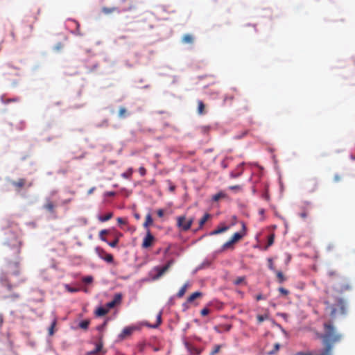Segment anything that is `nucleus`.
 Instances as JSON below:
<instances>
[{
	"instance_id": "f257e3e1",
	"label": "nucleus",
	"mask_w": 355,
	"mask_h": 355,
	"mask_svg": "<svg viewBox=\"0 0 355 355\" xmlns=\"http://www.w3.org/2000/svg\"><path fill=\"white\" fill-rule=\"evenodd\" d=\"M325 311L329 312L331 318H335L338 315H346L347 306L346 302L341 297L328 295L324 301Z\"/></svg>"
},
{
	"instance_id": "f03ea898",
	"label": "nucleus",
	"mask_w": 355,
	"mask_h": 355,
	"mask_svg": "<svg viewBox=\"0 0 355 355\" xmlns=\"http://www.w3.org/2000/svg\"><path fill=\"white\" fill-rule=\"evenodd\" d=\"M328 275L330 277V284L336 293L343 294L352 289L351 283L336 271L330 270L328 272Z\"/></svg>"
},
{
	"instance_id": "7ed1b4c3",
	"label": "nucleus",
	"mask_w": 355,
	"mask_h": 355,
	"mask_svg": "<svg viewBox=\"0 0 355 355\" xmlns=\"http://www.w3.org/2000/svg\"><path fill=\"white\" fill-rule=\"evenodd\" d=\"M193 222V218L187 219L185 216H180L177 218V225L182 231L189 230Z\"/></svg>"
},
{
	"instance_id": "20e7f679",
	"label": "nucleus",
	"mask_w": 355,
	"mask_h": 355,
	"mask_svg": "<svg viewBox=\"0 0 355 355\" xmlns=\"http://www.w3.org/2000/svg\"><path fill=\"white\" fill-rule=\"evenodd\" d=\"M173 261L169 260L166 264L162 267H155L153 270L157 272L156 275L153 277V280L159 279L173 265Z\"/></svg>"
},
{
	"instance_id": "39448f33",
	"label": "nucleus",
	"mask_w": 355,
	"mask_h": 355,
	"mask_svg": "<svg viewBox=\"0 0 355 355\" xmlns=\"http://www.w3.org/2000/svg\"><path fill=\"white\" fill-rule=\"evenodd\" d=\"M319 183L317 179L310 178L305 182V189L306 192L312 193L318 191Z\"/></svg>"
},
{
	"instance_id": "423d86ee",
	"label": "nucleus",
	"mask_w": 355,
	"mask_h": 355,
	"mask_svg": "<svg viewBox=\"0 0 355 355\" xmlns=\"http://www.w3.org/2000/svg\"><path fill=\"white\" fill-rule=\"evenodd\" d=\"M95 252L97 255L102 259L105 260L107 263H112L114 258L111 254L107 253L103 248L96 247Z\"/></svg>"
},
{
	"instance_id": "0eeeda50",
	"label": "nucleus",
	"mask_w": 355,
	"mask_h": 355,
	"mask_svg": "<svg viewBox=\"0 0 355 355\" xmlns=\"http://www.w3.org/2000/svg\"><path fill=\"white\" fill-rule=\"evenodd\" d=\"M11 184L17 191L21 190L24 187H31L33 185L32 182L27 183L26 180L24 178H20L16 181H12Z\"/></svg>"
},
{
	"instance_id": "6e6552de",
	"label": "nucleus",
	"mask_w": 355,
	"mask_h": 355,
	"mask_svg": "<svg viewBox=\"0 0 355 355\" xmlns=\"http://www.w3.org/2000/svg\"><path fill=\"white\" fill-rule=\"evenodd\" d=\"M155 241V237L152 235L150 230H148L146 236L144 237L141 246L143 248H148L151 247Z\"/></svg>"
},
{
	"instance_id": "1a4fd4ad",
	"label": "nucleus",
	"mask_w": 355,
	"mask_h": 355,
	"mask_svg": "<svg viewBox=\"0 0 355 355\" xmlns=\"http://www.w3.org/2000/svg\"><path fill=\"white\" fill-rule=\"evenodd\" d=\"M103 343L102 341V339L100 338L99 341L96 344V347L93 350L87 353L88 355H96L98 353L105 354L106 350H104L103 349Z\"/></svg>"
},
{
	"instance_id": "9d476101",
	"label": "nucleus",
	"mask_w": 355,
	"mask_h": 355,
	"mask_svg": "<svg viewBox=\"0 0 355 355\" xmlns=\"http://www.w3.org/2000/svg\"><path fill=\"white\" fill-rule=\"evenodd\" d=\"M136 329L134 327H125L121 334L119 335V338L122 340L130 336L132 332Z\"/></svg>"
},
{
	"instance_id": "9b49d317",
	"label": "nucleus",
	"mask_w": 355,
	"mask_h": 355,
	"mask_svg": "<svg viewBox=\"0 0 355 355\" xmlns=\"http://www.w3.org/2000/svg\"><path fill=\"white\" fill-rule=\"evenodd\" d=\"M242 229L243 230V233H241V232H236L233 234V236H232L231 239L232 241L235 243H236L237 241H239L240 239H241L243 238V236L245 235V230H246V227H245V225L244 223H242Z\"/></svg>"
},
{
	"instance_id": "f8f14e48",
	"label": "nucleus",
	"mask_w": 355,
	"mask_h": 355,
	"mask_svg": "<svg viewBox=\"0 0 355 355\" xmlns=\"http://www.w3.org/2000/svg\"><path fill=\"white\" fill-rule=\"evenodd\" d=\"M0 282L2 286L5 287L8 291H11L13 286L8 282L6 275L2 274L0 277Z\"/></svg>"
},
{
	"instance_id": "ddd939ff",
	"label": "nucleus",
	"mask_w": 355,
	"mask_h": 355,
	"mask_svg": "<svg viewBox=\"0 0 355 355\" xmlns=\"http://www.w3.org/2000/svg\"><path fill=\"white\" fill-rule=\"evenodd\" d=\"M184 345H185L187 349L191 354H193V355H200V354L201 350L198 349V348H196V347H195L194 346H193L192 345H191L188 342H185Z\"/></svg>"
},
{
	"instance_id": "4468645a",
	"label": "nucleus",
	"mask_w": 355,
	"mask_h": 355,
	"mask_svg": "<svg viewBox=\"0 0 355 355\" xmlns=\"http://www.w3.org/2000/svg\"><path fill=\"white\" fill-rule=\"evenodd\" d=\"M198 104V108H197V112L199 115H205L207 113V111L205 110V105L201 100L197 101Z\"/></svg>"
},
{
	"instance_id": "2eb2a0df",
	"label": "nucleus",
	"mask_w": 355,
	"mask_h": 355,
	"mask_svg": "<svg viewBox=\"0 0 355 355\" xmlns=\"http://www.w3.org/2000/svg\"><path fill=\"white\" fill-rule=\"evenodd\" d=\"M55 206L54 203L49 199L46 200V202L44 205V208L45 209H46L48 211H49L50 213L55 212Z\"/></svg>"
},
{
	"instance_id": "dca6fc26",
	"label": "nucleus",
	"mask_w": 355,
	"mask_h": 355,
	"mask_svg": "<svg viewBox=\"0 0 355 355\" xmlns=\"http://www.w3.org/2000/svg\"><path fill=\"white\" fill-rule=\"evenodd\" d=\"M189 286H190L189 283V282H186V283H185V284H184L181 287V288L179 290V291L178 292V293H177V295H177V297H178V298H181V297H182L184 295V294H185V293H186V291H187V288H188Z\"/></svg>"
},
{
	"instance_id": "f3484780",
	"label": "nucleus",
	"mask_w": 355,
	"mask_h": 355,
	"mask_svg": "<svg viewBox=\"0 0 355 355\" xmlns=\"http://www.w3.org/2000/svg\"><path fill=\"white\" fill-rule=\"evenodd\" d=\"M202 296V293L201 292H199V291H197V292H195L193 293H192L188 298H187V303H193V301L198 298V297H200Z\"/></svg>"
},
{
	"instance_id": "a211bd4d",
	"label": "nucleus",
	"mask_w": 355,
	"mask_h": 355,
	"mask_svg": "<svg viewBox=\"0 0 355 355\" xmlns=\"http://www.w3.org/2000/svg\"><path fill=\"white\" fill-rule=\"evenodd\" d=\"M102 11L105 15H110L112 12H120L121 10L117 7H112V8H107V7H103L102 8Z\"/></svg>"
},
{
	"instance_id": "6ab92c4d",
	"label": "nucleus",
	"mask_w": 355,
	"mask_h": 355,
	"mask_svg": "<svg viewBox=\"0 0 355 355\" xmlns=\"http://www.w3.org/2000/svg\"><path fill=\"white\" fill-rule=\"evenodd\" d=\"M122 236V234L121 233H116L115 234V238L114 239L111 241V242H107V244L112 247V248H115L116 247V245H118L119 242V239Z\"/></svg>"
},
{
	"instance_id": "aec40b11",
	"label": "nucleus",
	"mask_w": 355,
	"mask_h": 355,
	"mask_svg": "<svg viewBox=\"0 0 355 355\" xmlns=\"http://www.w3.org/2000/svg\"><path fill=\"white\" fill-rule=\"evenodd\" d=\"M108 313V309L100 306L98 307L96 311L95 314L96 316L101 317L105 315Z\"/></svg>"
},
{
	"instance_id": "412c9836",
	"label": "nucleus",
	"mask_w": 355,
	"mask_h": 355,
	"mask_svg": "<svg viewBox=\"0 0 355 355\" xmlns=\"http://www.w3.org/2000/svg\"><path fill=\"white\" fill-rule=\"evenodd\" d=\"M193 40L194 39L193 35L190 34H186L182 38V41L184 44H193Z\"/></svg>"
},
{
	"instance_id": "4be33fe9",
	"label": "nucleus",
	"mask_w": 355,
	"mask_h": 355,
	"mask_svg": "<svg viewBox=\"0 0 355 355\" xmlns=\"http://www.w3.org/2000/svg\"><path fill=\"white\" fill-rule=\"evenodd\" d=\"M229 229L227 226L218 227L210 233L211 235H216L226 232Z\"/></svg>"
},
{
	"instance_id": "5701e85b",
	"label": "nucleus",
	"mask_w": 355,
	"mask_h": 355,
	"mask_svg": "<svg viewBox=\"0 0 355 355\" xmlns=\"http://www.w3.org/2000/svg\"><path fill=\"white\" fill-rule=\"evenodd\" d=\"M153 221L151 215L150 214H147L145 218V222L144 223V227L146 228L148 227L153 224Z\"/></svg>"
},
{
	"instance_id": "b1692460",
	"label": "nucleus",
	"mask_w": 355,
	"mask_h": 355,
	"mask_svg": "<svg viewBox=\"0 0 355 355\" xmlns=\"http://www.w3.org/2000/svg\"><path fill=\"white\" fill-rule=\"evenodd\" d=\"M162 323V313L159 312L157 315V322L154 324H147L151 328H157L159 326V324Z\"/></svg>"
},
{
	"instance_id": "393cba45",
	"label": "nucleus",
	"mask_w": 355,
	"mask_h": 355,
	"mask_svg": "<svg viewBox=\"0 0 355 355\" xmlns=\"http://www.w3.org/2000/svg\"><path fill=\"white\" fill-rule=\"evenodd\" d=\"M113 216V214L112 212H109L107 214H106L104 216H101L98 217V220L101 221V222H105V221H107L109 220L110 219H111Z\"/></svg>"
},
{
	"instance_id": "a878e982",
	"label": "nucleus",
	"mask_w": 355,
	"mask_h": 355,
	"mask_svg": "<svg viewBox=\"0 0 355 355\" xmlns=\"http://www.w3.org/2000/svg\"><path fill=\"white\" fill-rule=\"evenodd\" d=\"M226 196H227V195L224 192L220 191V192H218V193L215 194L214 196H213L212 200L214 201H218L220 198H225Z\"/></svg>"
},
{
	"instance_id": "bb28decb",
	"label": "nucleus",
	"mask_w": 355,
	"mask_h": 355,
	"mask_svg": "<svg viewBox=\"0 0 355 355\" xmlns=\"http://www.w3.org/2000/svg\"><path fill=\"white\" fill-rule=\"evenodd\" d=\"M133 173V169L132 168H128L125 172H124L121 175L123 178L126 179H130Z\"/></svg>"
},
{
	"instance_id": "cd10ccee",
	"label": "nucleus",
	"mask_w": 355,
	"mask_h": 355,
	"mask_svg": "<svg viewBox=\"0 0 355 355\" xmlns=\"http://www.w3.org/2000/svg\"><path fill=\"white\" fill-rule=\"evenodd\" d=\"M209 216H210V215L209 214H205L203 216V217L199 221L200 227H202L205 225V223L207 222V220H208Z\"/></svg>"
},
{
	"instance_id": "c85d7f7f",
	"label": "nucleus",
	"mask_w": 355,
	"mask_h": 355,
	"mask_svg": "<svg viewBox=\"0 0 355 355\" xmlns=\"http://www.w3.org/2000/svg\"><path fill=\"white\" fill-rule=\"evenodd\" d=\"M109 231L107 230H102L100 232H99V238L101 241H104V242H107L106 238L105 237V234H108Z\"/></svg>"
},
{
	"instance_id": "c756f323",
	"label": "nucleus",
	"mask_w": 355,
	"mask_h": 355,
	"mask_svg": "<svg viewBox=\"0 0 355 355\" xmlns=\"http://www.w3.org/2000/svg\"><path fill=\"white\" fill-rule=\"evenodd\" d=\"M276 275H277V277L278 279V282L279 283H282L284 281H286V278H285L284 274L282 273V272H281V271H276Z\"/></svg>"
},
{
	"instance_id": "7c9ffc66",
	"label": "nucleus",
	"mask_w": 355,
	"mask_h": 355,
	"mask_svg": "<svg viewBox=\"0 0 355 355\" xmlns=\"http://www.w3.org/2000/svg\"><path fill=\"white\" fill-rule=\"evenodd\" d=\"M89 324V320H83L79 323V327L83 329H87Z\"/></svg>"
},
{
	"instance_id": "2f4dec72",
	"label": "nucleus",
	"mask_w": 355,
	"mask_h": 355,
	"mask_svg": "<svg viewBox=\"0 0 355 355\" xmlns=\"http://www.w3.org/2000/svg\"><path fill=\"white\" fill-rule=\"evenodd\" d=\"M280 348V345L279 343H275L274 345V348L272 350L270 351L268 354V355H274L277 353Z\"/></svg>"
},
{
	"instance_id": "473e14b6",
	"label": "nucleus",
	"mask_w": 355,
	"mask_h": 355,
	"mask_svg": "<svg viewBox=\"0 0 355 355\" xmlns=\"http://www.w3.org/2000/svg\"><path fill=\"white\" fill-rule=\"evenodd\" d=\"M127 110L124 107H121L119 110V116L124 118L126 116Z\"/></svg>"
},
{
	"instance_id": "72a5a7b5",
	"label": "nucleus",
	"mask_w": 355,
	"mask_h": 355,
	"mask_svg": "<svg viewBox=\"0 0 355 355\" xmlns=\"http://www.w3.org/2000/svg\"><path fill=\"white\" fill-rule=\"evenodd\" d=\"M5 299H10L12 300H15L19 297V294L18 293H12L9 295H6L3 297Z\"/></svg>"
},
{
	"instance_id": "f704fd0d",
	"label": "nucleus",
	"mask_w": 355,
	"mask_h": 355,
	"mask_svg": "<svg viewBox=\"0 0 355 355\" xmlns=\"http://www.w3.org/2000/svg\"><path fill=\"white\" fill-rule=\"evenodd\" d=\"M234 243L232 241V240H229L228 241H227L226 243H225L223 246H222V249L223 250H227L228 248H232V246L233 245Z\"/></svg>"
},
{
	"instance_id": "c9c22d12",
	"label": "nucleus",
	"mask_w": 355,
	"mask_h": 355,
	"mask_svg": "<svg viewBox=\"0 0 355 355\" xmlns=\"http://www.w3.org/2000/svg\"><path fill=\"white\" fill-rule=\"evenodd\" d=\"M245 282V277H238L234 281V284L235 285H239Z\"/></svg>"
},
{
	"instance_id": "e433bc0d",
	"label": "nucleus",
	"mask_w": 355,
	"mask_h": 355,
	"mask_svg": "<svg viewBox=\"0 0 355 355\" xmlns=\"http://www.w3.org/2000/svg\"><path fill=\"white\" fill-rule=\"evenodd\" d=\"M268 318V315H258L257 316L258 323H261L262 322H263L265 320H266Z\"/></svg>"
},
{
	"instance_id": "4c0bfd02",
	"label": "nucleus",
	"mask_w": 355,
	"mask_h": 355,
	"mask_svg": "<svg viewBox=\"0 0 355 355\" xmlns=\"http://www.w3.org/2000/svg\"><path fill=\"white\" fill-rule=\"evenodd\" d=\"M221 345H216L214 347L213 350L211 352L210 355H215L216 354L218 353L220 350Z\"/></svg>"
},
{
	"instance_id": "58836bf2",
	"label": "nucleus",
	"mask_w": 355,
	"mask_h": 355,
	"mask_svg": "<svg viewBox=\"0 0 355 355\" xmlns=\"http://www.w3.org/2000/svg\"><path fill=\"white\" fill-rule=\"evenodd\" d=\"M121 297H122L120 293H117L114 295V297L112 300V301L114 302V303L116 305L117 304H119L121 302Z\"/></svg>"
},
{
	"instance_id": "ea45409f",
	"label": "nucleus",
	"mask_w": 355,
	"mask_h": 355,
	"mask_svg": "<svg viewBox=\"0 0 355 355\" xmlns=\"http://www.w3.org/2000/svg\"><path fill=\"white\" fill-rule=\"evenodd\" d=\"M56 324V320H54L51 325V327L49 329V334L50 336H52L54 334V327Z\"/></svg>"
},
{
	"instance_id": "a19ab883",
	"label": "nucleus",
	"mask_w": 355,
	"mask_h": 355,
	"mask_svg": "<svg viewBox=\"0 0 355 355\" xmlns=\"http://www.w3.org/2000/svg\"><path fill=\"white\" fill-rule=\"evenodd\" d=\"M278 291L282 295L284 296L288 295L289 294V291L287 289L282 287L279 288Z\"/></svg>"
},
{
	"instance_id": "79ce46f5",
	"label": "nucleus",
	"mask_w": 355,
	"mask_h": 355,
	"mask_svg": "<svg viewBox=\"0 0 355 355\" xmlns=\"http://www.w3.org/2000/svg\"><path fill=\"white\" fill-rule=\"evenodd\" d=\"M92 281H93V277L92 276H87L83 279V282L85 284H90L92 282Z\"/></svg>"
},
{
	"instance_id": "37998d69",
	"label": "nucleus",
	"mask_w": 355,
	"mask_h": 355,
	"mask_svg": "<svg viewBox=\"0 0 355 355\" xmlns=\"http://www.w3.org/2000/svg\"><path fill=\"white\" fill-rule=\"evenodd\" d=\"M229 189L230 190H233V191H240L242 189V188H241V187L240 185L230 186V187H229Z\"/></svg>"
},
{
	"instance_id": "c03bdc74",
	"label": "nucleus",
	"mask_w": 355,
	"mask_h": 355,
	"mask_svg": "<svg viewBox=\"0 0 355 355\" xmlns=\"http://www.w3.org/2000/svg\"><path fill=\"white\" fill-rule=\"evenodd\" d=\"M241 173H242V171L237 172V173L232 171L230 173V177L232 178H236L239 177L241 175Z\"/></svg>"
},
{
	"instance_id": "a18cd8bd",
	"label": "nucleus",
	"mask_w": 355,
	"mask_h": 355,
	"mask_svg": "<svg viewBox=\"0 0 355 355\" xmlns=\"http://www.w3.org/2000/svg\"><path fill=\"white\" fill-rule=\"evenodd\" d=\"M273 243H274V235L271 234L269 236L268 239V245L270 246L273 244Z\"/></svg>"
},
{
	"instance_id": "49530a36",
	"label": "nucleus",
	"mask_w": 355,
	"mask_h": 355,
	"mask_svg": "<svg viewBox=\"0 0 355 355\" xmlns=\"http://www.w3.org/2000/svg\"><path fill=\"white\" fill-rule=\"evenodd\" d=\"M209 313V309L207 308L202 309L200 311V314L202 316H206Z\"/></svg>"
},
{
	"instance_id": "de8ad7c7",
	"label": "nucleus",
	"mask_w": 355,
	"mask_h": 355,
	"mask_svg": "<svg viewBox=\"0 0 355 355\" xmlns=\"http://www.w3.org/2000/svg\"><path fill=\"white\" fill-rule=\"evenodd\" d=\"M139 172L141 176H144L146 174V170L144 166L139 167Z\"/></svg>"
},
{
	"instance_id": "09e8293b",
	"label": "nucleus",
	"mask_w": 355,
	"mask_h": 355,
	"mask_svg": "<svg viewBox=\"0 0 355 355\" xmlns=\"http://www.w3.org/2000/svg\"><path fill=\"white\" fill-rule=\"evenodd\" d=\"M65 288H67V290L71 293H74V292H77L78 291V288H71L69 285H66L65 286Z\"/></svg>"
},
{
	"instance_id": "8fccbe9b",
	"label": "nucleus",
	"mask_w": 355,
	"mask_h": 355,
	"mask_svg": "<svg viewBox=\"0 0 355 355\" xmlns=\"http://www.w3.org/2000/svg\"><path fill=\"white\" fill-rule=\"evenodd\" d=\"M106 306H107V309H108V310H109L110 309L116 306V304L114 303V302H113L112 300L111 302L107 303Z\"/></svg>"
},
{
	"instance_id": "3c124183",
	"label": "nucleus",
	"mask_w": 355,
	"mask_h": 355,
	"mask_svg": "<svg viewBox=\"0 0 355 355\" xmlns=\"http://www.w3.org/2000/svg\"><path fill=\"white\" fill-rule=\"evenodd\" d=\"M268 267L271 270L275 271V267L273 266L272 260L271 259H268Z\"/></svg>"
},
{
	"instance_id": "603ef678",
	"label": "nucleus",
	"mask_w": 355,
	"mask_h": 355,
	"mask_svg": "<svg viewBox=\"0 0 355 355\" xmlns=\"http://www.w3.org/2000/svg\"><path fill=\"white\" fill-rule=\"evenodd\" d=\"M157 214L159 217L162 218L164 216V212L163 209H159L157 210Z\"/></svg>"
},
{
	"instance_id": "864d4df0",
	"label": "nucleus",
	"mask_w": 355,
	"mask_h": 355,
	"mask_svg": "<svg viewBox=\"0 0 355 355\" xmlns=\"http://www.w3.org/2000/svg\"><path fill=\"white\" fill-rule=\"evenodd\" d=\"M234 99V97L232 96H225L224 98V103H226L227 101H232Z\"/></svg>"
},
{
	"instance_id": "5fc2aeb1",
	"label": "nucleus",
	"mask_w": 355,
	"mask_h": 355,
	"mask_svg": "<svg viewBox=\"0 0 355 355\" xmlns=\"http://www.w3.org/2000/svg\"><path fill=\"white\" fill-rule=\"evenodd\" d=\"M117 222L119 224H125L126 223V220L122 218H118Z\"/></svg>"
},
{
	"instance_id": "6e6d98bb",
	"label": "nucleus",
	"mask_w": 355,
	"mask_h": 355,
	"mask_svg": "<svg viewBox=\"0 0 355 355\" xmlns=\"http://www.w3.org/2000/svg\"><path fill=\"white\" fill-rule=\"evenodd\" d=\"M340 179H341V177L338 174L335 175L334 177V180L335 182H338L340 180Z\"/></svg>"
},
{
	"instance_id": "4d7b16f0",
	"label": "nucleus",
	"mask_w": 355,
	"mask_h": 355,
	"mask_svg": "<svg viewBox=\"0 0 355 355\" xmlns=\"http://www.w3.org/2000/svg\"><path fill=\"white\" fill-rule=\"evenodd\" d=\"M300 216L301 218H305L307 217L308 214L306 213V211H303V212L300 214Z\"/></svg>"
},
{
	"instance_id": "13d9d810",
	"label": "nucleus",
	"mask_w": 355,
	"mask_h": 355,
	"mask_svg": "<svg viewBox=\"0 0 355 355\" xmlns=\"http://www.w3.org/2000/svg\"><path fill=\"white\" fill-rule=\"evenodd\" d=\"M263 299H266V297H264L261 294H259L256 296V300L257 301L259 300H263Z\"/></svg>"
},
{
	"instance_id": "bf43d9fd",
	"label": "nucleus",
	"mask_w": 355,
	"mask_h": 355,
	"mask_svg": "<svg viewBox=\"0 0 355 355\" xmlns=\"http://www.w3.org/2000/svg\"><path fill=\"white\" fill-rule=\"evenodd\" d=\"M94 189H95V187H93V188L90 189L88 191L87 193H88L89 195L92 194V193H93V191H94Z\"/></svg>"
},
{
	"instance_id": "052dcab7",
	"label": "nucleus",
	"mask_w": 355,
	"mask_h": 355,
	"mask_svg": "<svg viewBox=\"0 0 355 355\" xmlns=\"http://www.w3.org/2000/svg\"><path fill=\"white\" fill-rule=\"evenodd\" d=\"M3 321V315L1 314H0V326L2 324Z\"/></svg>"
},
{
	"instance_id": "680f3d73",
	"label": "nucleus",
	"mask_w": 355,
	"mask_h": 355,
	"mask_svg": "<svg viewBox=\"0 0 355 355\" xmlns=\"http://www.w3.org/2000/svg\"><path fill=\"white\" fill-rule=\"evenodd\" d=\"M230 329H231V326H230V325H228V326L226 327L225 330H226V331H230Z\"/></svg>"
},
{
	"instance_id": "e2e57ef3",
	"label": "nucleus",
	"mask_w": 355,
	"mask_h": 355,
	"mask_svg": "<svg viewBox=\"0 0 355 355\" xmlns=\"http://www.w3.org/2000/svg\"><path fill=\"white\" fill-rule=\"evenodd\" d=\"M175 189V186H172L170 187L171 191H173Z\"/></svg>"
},
{
	"instance_id": "0e129e2a",
	"label": "nucleus",
	"mask_w": 355,
	"mask_h": 355,
	"mask_svg": "<svg viewBox=\"0 0 355 355\" xmlns=\"http://www.w3.org/2000/svg\"><path fill=\"white\" fill-rule=\"evenodd\" d=\"M259 213H260L261 214H263L264 213V210H263V209H261V210L259 211Z\"/></svg>"
},
{
	"instance_id": "69168bd1",
	"label": "nucleus",
	"mask_w": 355,
	"mask_h": 355,
	"mask_svg": "<svg viewBox=\"0 0 355 355\" xmlns=\"http://www.w3.org/2000/svg\"><path fill=\"white\" fill-rule=\"evenodd\" d=\"M11 35H12V37H13V39H15V34H14V33H13V32H11Z\"/></svg>"
},
{
	"instance_id": "338daca9",
	"label": "nucleus",
	"mask_w": 355,
	"mask_h": 355,
	"mask_svg": "<svg viewBox=\"0 0 355 355\" xmlns=\"http://www.w3.org/2000/svg\"><path fill=\"white\" fill-rule=\"evenodd\" d=\"M114 194V192H110L109 195H110V196H113Z\"/></svg>"
}]
</instances>
